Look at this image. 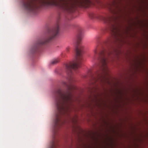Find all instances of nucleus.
Wrapping results in <instances>:
<instances>
[{"mask_svg":"<svg viewBox=\"0 0 148 148\" xmlns=\"http://www.w3.org/2000/svg\"><path fill=\"white\" fill-rule=\"evenodd\" d=\"M81 40H77V45L75 50L76 60L65 64L67 74L66 79L68 83L64 82L62 84L67 87V90L65 91H62L61 89H58L55 91L54 93L57 109L54 120V129L55 131L65 123V121L61 120V116L69 114L70 107L73 101L72 90L75 89L76 88L72 84L74 82L72 76V70H76L81 66L83 48V46L80 45Z\"/></svg>","mask_w":148,"mask_h":148,"instance_id":"f257e3e1","label":"nucleus"},{"mask_svg":"<svg viewBox=\"0 0 148 148\" xmlns=\"http://www.w3.org/2000/svg\"><path fill=\"white\" fill-rule=\"evenodd\" d=\"M93 58L97 59L98 62L97 71L92 75L91 83L96 87L99 84L105 83H109L108 75V69L107 65V56L112 53V52L108 47L103 48L97 53V49L94 51Z\"/></svg>","mask_w":148,"mask_h":148,"instance_id":"f03ea898","label":"nucleus"},{"mask_svg":"<svg viewBox=\"0 0 148 148\" xmlns=\"http://www.w3.org/2000/svg\"><path fill=\"white\" fill-rule=\"evenodd\" d=\"M22 3L26 10L33 13L38 8V3L44 6H56L69 12H72L75 6V2L72 0H22Z\"/></svg>","mask_w":148,"mask_h":148,"instance_id":"7ed1b4c3","label":"nucleus"},{"mask_svg":"<svg viewBox=\"0 0 148 148\" xmlns=\"http://www.w3.org/2000/svg\"><path fill=\"white\" fill-rule=\"evenodd\" d=\"M99 19L103 21L108 24L106 31L111 34V37L108 38L104 42V43L107 47L112 42L113 38L117 39L118 36L120 35L119 33V30L114 23L113 18L109 16H99Z\"/></svg>","mask_w":148,"mask_h":148,"instance_id":"20e7f679","label":"nucleus"},{"mask_svg":"<svg viewBox=\"0 0 148 148\" xmlns=\"http://www.w3.org/2000/svg\"><path fill=\"white\" fill-rule=\"evenodd\" d=\"M60 31V24L58 21L53 28L48 30L44 37L36 42L32 48V51H36L41 45L45 44L51 39L58 36L59 34Z\"/></svg>","mask_w":148,"mask_h":148,"instance_id":"39448f33","label":"nucleus"},{"mask_svg":"<svg viewBox=\"0 0 148 148\" xmlns=\"http://www.w3.org/2000/svg\"><path fill=\"white\" fill-rule=\"evenodd\" d=\"M55 134L53 136V139L51 143L49 148H56L58 146V140L56 137Z\"/></svg>","mask_w":148,"mask_h":148,"instance_id":"423d86ee","label":"nucleus"},{"mask_svg":"<svg viewBox=\"0 0 148 148\" xmlns=\"http://www.w3.org/2000/svg\"><path fill=\"white\" fill-rule=\"evenodd\" d=\"M76 1L82 6L88 5L91 3L90 0H77Z\"/></svg>","mask_w":148,"mask_h":148,"instance_id":"0eeeda50","label":"nucleus"},{"mask_svg":"<svg viewBox=\"0 0 148 148\" xmlns=\"http://www.w3.org/2000/svg\"><path fill=\"white\" fill-rule=\"evenodd\" d=\"M60 61L59 58H56L53 60L51 62V64L53 65L55 64L58 63Z\"/></svg>","mask_w":148,"mask_h":148,"instance_id":"6e6552de","label":"nucleus"},{"mask_svg":"<svg viewBox=\"0 0 148 148\" xmlns=\"http://www.w3.org/2000/svg\"><path fill=\"white\" fill-rule=\"evenodd\" d=\"M71 121H72V122H74V120H73L72 119Z\"/></svg>","mask_w":148,"mask_h":148,"instance_id":"1a4fd4ad","label":"nucleus"}]
</instances>
